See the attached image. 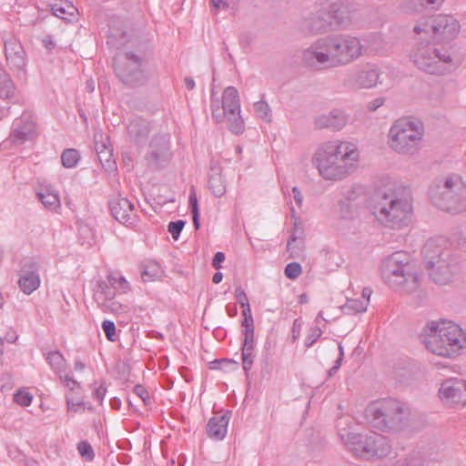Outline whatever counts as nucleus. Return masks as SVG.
Listing matches in <instances>:
<instances>
[{
	"label": "nucleus",
	"instance_id": "obj_1",
	"mask_svg": "<svg viewBox=\"0 0 466 466\" xmlns=\"http://www.w3.org/2000/svg\"><path fill=\"white\" fill-rule=\"evenodd\" d=\"M359 161V151L353 143L333 140L319 147L313 162L326 180H341L352 174Z\"/></svg>",
	"mask_w": 466,
	"mask_h": 466
},
{
	"label": "nucleus",
	"instance_id": "obj_2",
	"mask_svg": "<svg viewBox=\"0 0 466 466\" xmlns=\"http://www.w3.org/2000/svg\"><path fill=\"white\" fill-rule=\"evenodd\" d=\"M372 214L384 227L400 229L408 227L412 217L410 190L404 187L380 190L374 197Z\"/></svg>",
	"mask_w": 466,
	"mask_h": 466
},
{
	"label": "nucleus",
	"instance_id": "obj_3",
	"mask_svg": "<svg viewBox=\"0 0 466 466\" xmlns=\"http://www.w3.org/2000/svg\"><path fill=\"white\" fill-rule=\"evenodd\" d=\"M420 339L432 353L448 358L456 356L466 345V337L459 325L446 320L428 322Z\"/></svg>",
	"mask_w": 466,
	"mask_h": 466
},
{
	"label": "nucleus",
	"instance_id": "obj_4",
	"mask_svg": "<svg viewBox=\"0 0 466 466\" xmlns=\"http://www.w3.org/2000/svg\"><path fill=\"white\" fill-rule=\"evenodd\" d=\"M432 203L447 212L466 211V183L459 175L437 178L430 187Z\"/></svg>",
	"mask_w": 466,
	"mask_h": 466
},
{
	"label": "nucleus",
	"instance_id": "obj_5",
	"mask_svg": "<svg viewBox=\"0 0 466 466\" xmlns=\"http://www.w3.org/2000/svg\"><path fill=\"white\" fill-rule=\"evenodd\" d=\"M381 275L384 281L394 289L410 293L419 286V275L411 270L408 257L403 252H395L383 260Z\"/></svg>",
	"mask_w": 466,
	"mask_h": 466
},
{
	"label": "nucleus",
	"instance_id": "obj_6",
	"mask_svg": "<svg viewBox=\"0 0 466 466\" xmlns=\"http://www.w3.org/2000/svg\"><path fill=\"white\" fill-rule=\"evenodd\" d=\"M410 56L418 69L428 74L444 75L454 67L450 52L429 41L418 43Z\"/></svg>",
	"mask_w": 466,
	"mask_h": 466
},
{
	"label": "nucleus",
	"instance_id": "obj_7",
	"mask_svg": "<svg viewBox=\"0 0 466 466\" xmlns=\"http://www.w3.org/2000/svg\"><path fill=\"white\" fill-rule=\"evenodd\" d=\"M147 62L140 48L137 51L124 50L118 52L113 59L116 76L128 87H138L147 84L148 73Z\"/></svg>",
	"mask_w": 466,
	"mask_h": 466
},
{
	"label": "nucleus",
	"instance_id": "obj_8",
	"mask_svg": "<svg viewBox=\"0 0 466 466\" xmlns=\"http://www.w3.org/2000/svg\"><path fill=\"white\" fill-rule=\"evenodd\" d=\"M343 443L353 454L364 460L387 457L391 451L389 440L379 433L367 434L345 431L339 434Z\"/></svg>",
	"mask_w": 466,
	"mask_h": 466
},
{
	"label": "nucleus",
	"instance_id": "obj_9",
	"mask_svg": "<svg viewBox=\"0 0 466 466\" xmlns=\"http://www.w3.org/2000/svg\"><path fill=\"white\" fill-rule=\"evenodd\" d=\"M389 136L393 150L400 154H414L421 143L423 125L419 120L401 118L392 125Z\"/></svg>",
	"mask_w": 466,
	"mask_h": 466
},
{
	"label": "nucleus",
	"instance_id": "obj_10",
	"mask_svg": "<svg viewBox=\"0 0 466 466\" xmlns=\"http://www.w3.org/2000/svg\"><path fill=\"white\" fill-rule=\"evenodd\" d=\"M404 415V404L391 398L377 400L366 409L369 422L380 431L399 429Z\"/></svg>",
	"mask_w": 466,
	"mask_h": 466
},
{
	"label": "nucleus",
	"instance_id": "obj_11",
	"mask_svg": "<svg viewBox=\"0 0 466 466\" xmlns=\"http://www.w3.org/2000/svg\"><path fill=\"white\" fill-rule=\"evenodd\" d=\"M212 116L220 123L227 118L228 129L235 135L244 131V121L240 116V100L238 92L234 86H228L222 95V99L211 97Z\"/></svg>",
	"mask_w": 466,
	"mask_h": 466
},
{
	"label": "nucleus",
	"instance_id": "obj_12",
	"mask_svg": "<svg viewBox=\"0 0 466 466\" xmlns=\"http://www.w3.org/2000/svg\"><path fill=\"white\" fill-rule=\"evenodd\" d=\"M325 38L332 67L348 66L363 56L364 46L357 36L337 34Z\"/></svg>",
	"mask_w": 466,
	"mask_h": 466
},
{
	"label": "nucleus",
	"instance_id": "obj_13",
	"mask_svg": "<svg viewBox=\"0 0 466 466\" xmlns=\"http://www.w3.org/2000/svg\"><path fill=\"white\" fill-rule=\"evenodd\" d=\"M300 62L312 71L331 68V61L325 36L319 37L302 50Z\"/></svg>",
	"mask_w": 466,
	"mask_h": 466
},
{
	"label": "nucleus",
	"instance_id": "obj_14",
	"mask_svg": "<svg viewBox=\"0 0 466 466\" xmlns=\"http://www.w3.org/2000/svg\"><path fill=\"white\" fill-rule=\"evenodd\" d=\"M431 244H426L422 248L424 256V264L426 268L430 271L429 275L432 280L437 284H446L450 281L452 269L447 262V254L440 252L436 255H430Z\"/></svg>",
	"mask_w": 466,
	"mask_h": 466
},
{
	"label": "nucleus",
	"instance_id": "obj_15",
	"mask_svg": "<svg viewBox=\"0 0 466 466\" xmlns=\"http://www.w3.org/2000/svg\"><path fill=\"white\" fill-rule=\"evenodd\" d=\"M379 78V70L374 66L353 68L347 71L343 79V86L353 90L371 88L377 85Z\"/></svg>",
	"mask_w": 466,
	"mask_h": 466
},
{
	"label": "nucleus",
	"instance_id": "obj_16",
	"mask_svg": "<svg viewBox=\"0 0 466 466\" xmlns=\"http://www.w3.org/2000/svg\"><path fill=\"white\" fill-rule=\"evenodd\" d=\"M169 138L167 135L153 137L149 143L147 154L145 157L148 167L157 170L166 167L170 159Z\"/></svg>",
	"mask_w": 466,
	"mask_h": 466
},
{
	"label": "nucleus",
	"instance_id": "obj_17",
	"mask_svg": "<svg viewBox=\"0 0 466 466\" xmlns=\"http://www.w3.org/2000/svg\"><path fill=\"white\" fill-rule=\"evenodd\" d=\"M441 400L449 406L466 404V380L459 378L445 380L439 390Z\"/></svg>",
	"mask_w": 466,
	"mask_h": 466
},
{
	"label": "nucleus",
	"instance_id": "obj_18",
	"mask_svg": "<svg viewBox=\"0 0 466 466\" xmlns=\"http://www.w3.org/2000/svg\"><path fill=\"white\" fill-rule=\"evenodd\" d=\"M108 205L111 215L119 223L127 227H132L137 223L138 216L135 206L127 198L116 197L109 201Z\"/></svg>",
	"mask_w": 466,
	"mask_h": 466
},
{
	"label": "nucleus",
	"instance_id": "obj_19",
	"mask_svg": "<svg viewBox=\"0 0 466 466\" xmlns=\"http://www.w3.org/2000/svg\"><path fill=\"white\" fill-rule=\"evenodd\" d=\"M36 136L34 118L28 114H23L13 122L9 140L14 145H22L26 141L34 140Z\"/></svg>",
	"mask_w": 466,
	"mask_h": 466
},
{
	"label": "nucleus",
	"instance_id": "obj_20",
	"mask_svg": "<svg viewBox=\"0 0 466 466\" xmlns=\"http://www.w3.org/2000/svg\"><path fill=\"white\" fill-rule=\"evenodd\" d=\"M39 264L34 259L25 261L19 272L18 286L26 295H30L40 286Z\"/></svg>",
	"mask_w": 466,
	"mask_h": 466
},
{
	"label": "nucleus",
	"instance_id": "obj_21",
	"mask_svg": "<svg viewBox=\"0 0 466 466\" xmlns=\"http://www.w3.org/2000/svg\"><path fill=\"white\" fill-rule=\"evenodd\" d=\"M5 55L11 70L21 72L26 66V55L23 46L15 37L5 41Z\"/></svg>",
	"mask_w": 466,
	"mask_h": 466
},
{
	"label": "nucleus",
	"instance_id": "obj_22",
	"mask_svg": "<svg viewBox=\"0 0 466 466\" xmlns=\"http://www.w3.org/2000/svg\"><path fill=\"white\" fill-rule=\"evenodd\" d=\"M431 25L433 27V40H439L441 37L452 38L460 29L457 20L453 16L445 15L432 16Z\"/></svg>",
	"mask_w": 466,
	"mask_h": 466
},
{
	"label": "nucleus",
	"instance_id": "obj_23",
	"mask_svg": "<svg viewBox=\"0 0 466 466\" xmlns=\"http://www.w3.org/2000/svg\"><path fill=\"white\" fill-rule=\"evenodd\" d=\"M349 121V116L341 109L335 108L328 114H321L314 118V126L317 129L340 130Z\"/></svg>",
	"mask_w": 466,
	"mask_h": 466
},
{
	"label": "nucleus",
	"instance_id": "obj_24",
	"mask_svg": "<svg viewBox=\"0 0 466 466\" xmlns=\"http://www.w3.org/2000/svg\"><path fill=\"white\" fill-rule=\"evenodd\" d=\"M304 29L314 35L333 30V22L330 20L329 12L320 10L310 15L304 21Z\"/></svg>",
	"mask_w": 466,
	"mask_h": 466
},
{
	"label": "nucleus",
	"instance_id": "obj_25",
	"mask_svg": "<svg viewBox=\"0 0 466 466\" xmlns=\"http://www.w3.org/2000/svg\"><path fill=\"white\" fill-rule=\"evenodd\" d=\"M329 15L333 22V29H348L355 20V13L347 5H331Z\"/></svg>",
	"mask_w": 466,
	"mask_h": 466
},
{
	"label": "nucleus",
	"instance_id": "obj_26",
	"mask_svg": "<svg viewBox=\"0 0 466 466\" xmlns=\"http://www.w3.org/2000/svg\"><path fill=\"white\" fill-rule=\"evenodd\" d=\"M230 415L231 411L228 410L223 415L210 418L207 425V433L208 437L217 441L223 440L227 434Z\"/></svg>",
	"mask_w": 466,
	"mask_h": 466
},
{
	"label": "nucleus",
	"instance_id": "obj_27",
	"mask_svg": "<svg viewBox=\"0 0 466 466\" xmlns=\"http://www.w3.org/2000/svg\"><path fill=\"white\" fill-rule=\"evenodd\" d=\"M95 150L100 164L106 171L116 168V162L112 157V148L103 141V134L95 135Z\"/></svg>",
	"mask_w": 466,
	"mask_h": 466
},
{
	"label": "nucleus",
	"instance_id": "obj_28",
	"mask_svg": "<svg viewBox=\"0 0 466 466\" xmlns=\"http://www.w3.org/2000/svg\"><path fill=\"white\" fill-rule=\"evenodd\" d=\"M149 123L139 116L134 117L130 120L127 126V132L130 138L137 144L145 142L150 132Z\"/></svg>",
	"mask_w": 466,
	"mask_h": 466
},
{
	"label": "nucleus",
	"instance_id": "obj_29",
	"mask_svg": "<svg viewBox=\"0 0 466 466\" xmlns=\"http://www.w3.org/2000/svg\"><path fill=\"white\" fill-rule=\"evenodd\" d=\"M37 198L49 210L55 211L60 208V199L57 192L52 186H43L37 192Z\"/></svg>",
	"mask_w": 466,
	"mask_h": 466
},
{
	"label": "nucleus",
	"instance_id": "obj_30",
	"mask_svg": "<svg viewBox=\"0 0 466 466\" xmlns=\"http://www.w3.org/2000/svg\"><path fill=\"white\" fill-rule=\"evenodd\" d=\"M208 188L215 197H221L226 192V184L221 176V169L218 167L211 166L208 175Z\"/></svg>",
	"mask_w": 466,
	"mask_h": 466
},
{
	"label": "nucleus",
	"instance_id": "obj_31",
	"mask_svg": "<svg viewBox=\"0 0 466 466\" xmlns=\"http://www.w3.org/2000/svg\"><path fill=\"white\" fill-rule=\"evenodd\" d=\"M16 87L7 72L0 66V99H15Z\"/></svg>",
	"mask_w": 466,
	"mask_h": 466
},
{
	"label": "nucleus",
	"instance_id": "obj_32",
	"mask_svg": "<svg viewBox=\"0 0 466 466\" xmlns=\"http://www.w3.org/2000/svg\"><path fill=\"white\" fill-rule=\"evenodd\" d=\"M52 14L63 20L71 21L75 17L77 9L67 1H60L50 5Z\"/></svg>",
	"mask_w": 466,
	"mask_h": 466
},
{
	"label": "nucleus",
	"instance_id": "obj_33",
	"mask_svg": "<svg viewBox=\"0 0 466 466\" xmlns=\"http://www.w3.org/2000/svg\"><path fill=\"white\" fill-rule=\"evenodd\" d=\"M116 296L115 290L110 286L109 282L99 279L96 282V290L95 292V300L99 305H104L106 300H112Z\"/></svg>",
	"mask_w": 466,
	"mask_h": 466
},
{
	"label": "nucleus",
	"instance_id": "obj_34",
	"mask_svg": "<svg viewBox=\"0 0 466 466\" xmlns=\"http://www.w3.org/2000/svg\"><path fill=\"white\" fill-rule=\"evenodd\" d=\"M161 273L160 265L154 260L147 261L142 265L141 278L144 281H153L160 277Z\"/></svg>",
	"mask_w": 466,
	"mask_h": 466
},
{
	"label": "nucleus",
	"instance_id": "obj_35",
	"mask_svg": "<svg viewBox=\"0 0 466 466\" xmlns=\"http://www.w3.org/2000/svg\"><path fill=\"white\" fill-rule=\"evenodd\" d=\"M367 307V299H348L347 302L341 307V309L344 314L354 315L357 313L365 312Z\"/></svg>",
	"mask_w": 466,
	"mask_h": 466
},
{
	"label": "nucleus",
	"instance_id": "obj_36",
	"mask_svg": "<svg viewBox=\"0 0 466 466\" xmlns=\"http://www.w3.org/2000/svg\"><path fill=\"white\" fill-rule=\"evenodd\" d=\"M80 160V154L75 148H66L61 154V162L66 168L76 167Z\"/></svg>",
	"mask_w": 466,
	"mask_h": 466
},
{
	"label": "nucleus",
	"instance_id": "obj_37",
	"mask_svg": "<svg viewBox=\"0 0 466 466\" xmlns=\"http://www.w3.org/2000/svg\"><path fill=\"white\" fill-rule=\"evenodd\" d=\"M107 280L115 292L127 293L130 289L129 283L122 276L115 275L111 272L107 276Z\"/></svg>",
	"mask_w": 466,
	"mask_h": 466
},
{
	"label": "nucleus",
	"instance_id": "obj_38",
	"mask_svg": "<svg viewBox=\"0 0 466 466\" xmlns=\"http://www.w3.org/2000/svg\"><path fill=\"white\" fill-rule=\"evenodd\" d=\"M46 360L51 369L55 371L63 370L66 363L64 356L58 350L50 351L46 356Z\"/></svg>",
	"mask_w": 466,
	"mask_h": 466
},
{
	"label": "nucleus",
	"instance_id": "obj_39",
	"mask_svg": "<svg viewBox=\"0 0 466 466\" xmlns=\"http://www.w3.org/2000/svg\"><path fill=\"white\" fill-rule=\"evenodd\" d=\"M254 109L258 117L268 123L272 121V111L268 104L263 100L258 101L254 104Z\"/></svg>",
	"mask_w": 466,
	"mask_h": 466
},
{
	"label": "nucleus",
	"instance_id": "obj_40",
	"mask_svg": "<svg viewBox=\"0 0 466 466\" xmlns=\"http://www.w3.org/2000/svg\"><path fill=\"white\" fill-rule=\"evenodd\" d=\"M188 201H189L190 211L192 214L193 226H194L195 229L198 230L200 227L199 209H198L197 195L194 190H192L190 192Z\"/></svg>",
	"mask_w": 466,
	"mask_h": 466
},
{
	"label": "nucleus",
	"instance_id": "obj_41",
	"mask_svg": "<svg viewBox=\"0 0 466 466\" xmlns=\"http://www.w3.org/2000/svg\"><path fill=\"white\" fill-rule=\"evenodd\" d=\"M431 21L432 16L420 20L414 26L413 31L417 34L424 33L425 35H430L433 37V27L431 26Z\"/></svg>",
	"mask_w": 466,
	"mask_h": 466
},
{
	"label": "nucleus",
	"instance_id": "obj_42",
	"mask_svg": "<svg viewBox=\"0 0 466 466\" xmlns=\"http://www.w3.org/2000/svg\"><path fill=\"white\" fill-rule=\"evenodd\" d=\"M429 463L422 458L420 451L413 452L405 459V466H429Z\"/></svg>",
	"mask_w": 466,
	"mask_h": 466
},
{
	"label": "nucleus",
	"instance_id": "obj_43",
	"mask_svg": "<svg viewBox=\"0 0 466 466\" xmlns=\"http://www.w3.org/2000/svg\"><path fill=\"white\" fill-rule=\"evenodd\" d=\"M301 272V266L298 262L289 263L284 269L285 276L289 279H296L299 277Z\"/></svg>",
	"mask_w": 466,
	"mask_h": 466
},
{
	"label": "nucleus",
	"instance_id": "obj_44",
	"mask_svg": "<svg viewBox=\"0 0 466 466\" xmlns=\"http://www.w3.org/2000/svg\"><path fill=\"white\" fill-rule=\"evenodd\" d=\"M297 239V236L295 234H292L289 239L288 240L287 249L289 253V258H299L302 250L300 247H298L296 245Z\"/></svg>",
	"mask_w": 466,
	"mask_h": 466
},
{
	"label": "nucleus",
	"instance_id": "obj_45",
	"mask_svg": "<svg viewBox=\"0 0 466 466\" xmlns=\"http://www.w3.org/2000/svg\"><path fill=\"white\" fill-rule=\"evenodd\" d=\"M33 396L25 390H18L14 395V401L23 407L29 406L32 402Z\"/></svg>",
	"mask_w": 466,
	"mask_h": 466
},
{
	"label": "nucleus",
	"instance_id": "obj_46",
	"mask_svg": "<svg viewBox=\"0 0 466 466\" xmlns=\"http://www.w3.org/2000/svg\"><path fill=\"white\" fill-rule=\"evenodd\" d=\"M77 450H78L80 455L83 458H85L86 461H90L95 457V454H94L91 445L86 441H80L78 443Z\"/></svg>",
	"mask_w": 466,
	"mask_h": 466
},
{
	"label": "nucleus",
	"instance_id": "obj_47",
	"mask_svg": "<svg viewBox=\"0 0 466 466\" xmlns=\"http://www.w3.org/2000/svg\"><path fill=\"white\" fill-rule=\"evenodd\" d=\"M254 359L255 355L253 351H241L242 367L247 377L248 376V371L253 366Z\"/></svg>",
	"mask_w": 466,
	"mask_h": 466
},
{
	"label": "nucleus",
	"instance_id": "obj_48",
	"mask_svg": "<svg viewBox=\"0 0 466 466\" xmlns=\"http://www.w3.org/2000/svg\"><path fill=\"white\" fill-rule=\"evenodd\" d=\"M102 329L109 341L116 340V325L113 321L106 319L102 322Z\"/></svg>",
	"mask_w": 466,
	"mask_h": 466
},
{
	"label": "nucleus",
	"instance_id": "obj_49",
	"mask_svg": "<svg viewBox=\"0 0 466 466\" xmlns=\"http://www.w3.org/2000/svg\"><path fill=\"white\" fill-rule=\"evenodd\" d=\"M185 226V221L182 219H178L177 221L169 222L167 226V230L171 234L174 239H178L179 235Z\"/></svg>",
	"mask_w": 466,
	"mask_h": 466
},
{
	"label": "nucleus",
	"instance_id": "obj_50",
	"mask_svg": "<svg viewBox=\"0 0 466 466\" xmlns=\"http://www.w3.org/2000/svg\"><path fill=\"white\" fill-rule=\"evenodd\" d=\"M322 335V330L318 326L310 328L308 336L305 339V346L311 347L318 339Z\"/></svg>",
	"mask_w": 466,
	"mask_h": 466
},
{
	"label": "nucleus",
	"instance_id": "obj_51",
	"mask_svg": "<svg viewBox=\"0 0 466 466\" xmlns=\"http://www.w3.org/2000/svg\"><path fill=\"white\" fill-rule=\"evenodd\" d=\"M363 193V187L360 186H352L350 188L344 192L346 201L351 202L359 198Z\"/></svg>",
	"mask_w": 466,
	"mask_h": 466
},
{
	"label": "nucleus",
	"instance_id": "obj_52",
	"mask_svg": "<svg viewBox=\"0 0 466 466\" xmlns=\"http://www.w3.org/2000/svg\"><path fill=\"white\" fill-rule=\"evenodd\" d=\"M133 392L141 399L146 406L150 404L149 393L142 385H136L133 389Z\"/></svg>",
	"mask_w": 466,
	"mask_h": 466
},
{
	"label": "nucleus",
	"instance_id": "obj_53",
	"mask_svg": "<svg viewBox=\"0 0 466 466\" xmlns=\"http://www.w3.org/2000/svg\"><path fill=\"white\" fill-rule=\"evenodd\" d=\"M339 205L340 207L341 217L343 218H347V219L352 218V217H353L352 206L346 200L339 201Z\"/></svg>",
	"mask_w": 466,
	"mask_h": 466
},
{
	"label": "nucleus",
	"instance_id": "obj_54",
	"mask_svg": "<svg viewBox=\"0 0 466 466\" xmlns=\"http://www.w3.org/2000/svg\"><path fill=\"white\" fill-rule=\"evenodd\" d=\"M225 254L221 251L215 253L212 259V267L218 270L221 268V264L225 261Z\"/></svg>",
	"mask_w": 466,
	"mask_h": 466
},
{
	"label": "nucleus",
	"instance_id": "obj_55",
	"mask_svg": "<svg viewBox=\"0 0 466 466\" xmlns=\"http://www.w3.org/2000/svg\"><path fill=\"white\" fill-rule=\"evenodd\" d=\"M222 363H226V364H232V365H238V363H237L236 361L231 360H216L211 361V362L209 363V368H210L211 370H219V369H221V368H220V365H221Z\"/></svg>",
	"mask_w": 466,
	"mask_h": 466
},
{
	"label": "nucleus",
	"instance_id": "obj_56",
	"mask_svg": "<svg viewBox=\"0 0 466 466\" xmlns=\"http://www.w3.org/2000/svg\"><path fill=\"white\" fill-rule=\"evenodd\" d=\"M60 380L70 390H74L75 387L78 386V383L70 375L60 376Z\"/></svg>",
	"mask_w": 466,
	"mask_h": 466
},
{
	"label": "nucleus",
	"instance_id": "obj_57",
	"mask_svg": "<svg viewBox=\"0 0 466 466\" xmlns=\"http://www.w3.org/2000/svg\"><path fill=\"white\" fill-rule=\"evenodd\" d=\"M241 351H254V339H243Z\"/></svg>",
	"mask_w": 466,
	"mask_h": 466
},
{
	"label": "nucleus",
	"instance_id": "obj_58",
	"mask_svg": "<svg viewBox=\"0 0 466 466\" xmlns=\"http://www.w3.org/2000/svg\"><path fill=\"white\" fill-rule=\"evenodd\" d=\"M106 392V389L100 385L93 393V397L97 400L98 401H102Z\"/></svg>",
	"mask_w": 466,
	"mask_h": 466
},
{
	"label": "nucleus",
	"instance_id": "obj_59",
	"mask_svg": "<svg viewBox=\"0 0 466 466\" xmlns=\"http://www.w3.org/2000/svg\"><path fill=\"white\" fill-rule=\"evenodd\" d=\"M291 191H292V196H293V198H294L296 204L299 207H300L302 204V201H303V196H302L301 192L299 191V189L297 187H293Z\"/></svg>",
	"mask_w": 466,
	"mask_h": 466
},
{
	"label": "nucleus",
	"instance_id": "obj_60",
	"mask_svg": "<svg viewBox=\"0 0 466 466\" xmlns=\"http://www.w3.org/2000/svg\"><path fill=\"white\" fill-rule=\"evenodd\" d=\"M384 103V99L381 97H378L371 102L369 103L368 108L370 111L377 110L380 106H381Z\"/></svg>",
	"mask_w": 466,
	"mask_h": 466
},
{
	"label": "nucleus",
	"instance_id": "obj_61",
	"mask_svg": "<svg viewBox=\"0 0 466 466\" xmlns=\"http://www.w3.org/2000/svg\"><path fill=\"white\" fill-rule=\"evenodd\" d=\"M242 315L244 317V319H243V320L241 322V326L242 327L254 325V320H253V317H252L251 311L242 312Z\"/></svg>",
	"mask_w": 466,
	"mask_h": 466
},
{
	"label": "nucleus",
	"instance_id": "obj_62",
	"mask_svg": "<svg viewBox=\"0 0 466 466\" xmlns=\"http://www.w3.org/2000/svg\"><path fill=\"white\" fill-rule=\"evenodd\" d=\"M235 297L238 302L244 301L248 299L247 294L241 287H238L235 290Z\"/></svg>",
	"mask_w": 466,
	"mask_h": 466
},
{
	"label": "nucleus",
	"instance_id": "obj_63",
	"mask_svg": "<svg viewBox=\"0 0 466 466\" xmlns=\"http://www.w3.org/2000/svg\"><path fill=\"white\" fill-rule=\"evenodd\" d=\"M210 2L212 4L213 7L217 10L220 9V8L225 9V8H228V4L227 3L226 0H210Z\"/></svg>",
	"mask_w": 466,
	"mask_h": 466
},
{
	"label": "nucleus",
	"instance_id": "obj_64",
	"mask_svg": "<svg viewBox=\"0 0 466 466\" xmlns=\"http://www.w3.org/2000/svg\"><path fill=\"white\" fill-rule=\"evenodd\" d=\"M243 336L244 339H254V325L244 326Z\"/></svg>",
	"mask_w": 466,
	"mask_h": 466
}]
</instances>
